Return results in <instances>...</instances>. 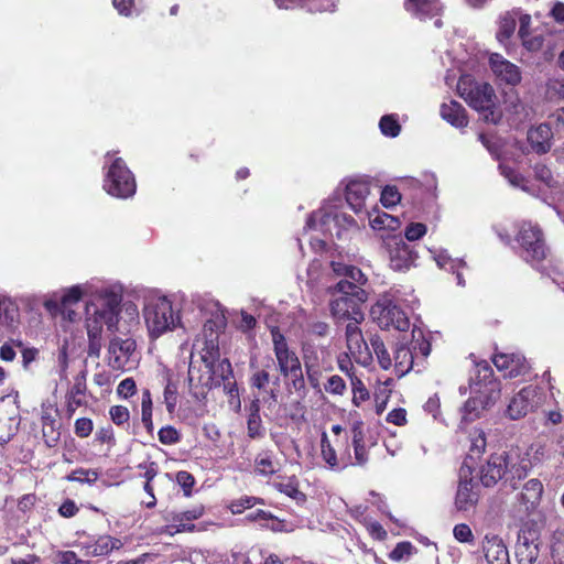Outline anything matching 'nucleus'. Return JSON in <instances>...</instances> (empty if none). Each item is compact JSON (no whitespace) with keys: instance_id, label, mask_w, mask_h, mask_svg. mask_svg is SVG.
Listing matches in <instances>:
<instances>
[{"instance_id":"obj_51","label":"nucleus","mask_w":564,"mask_h":564,"mask_svg":"<svg viewBox=\"0 0 564 564\" xmlns=\"http://www.w3.org/2000/svg\"><path fill=\"white\" fill-rule=\"evenodd\" d=\"M159 441L164 445H173L180 442L181 434L172 425L163 426L158 432Z\"/></svg>"},{"instance_id":"obj_60","label":"nucleus","mask_w":564,"mask_h":564,"mask_svg":"<svg viewBox=\"0 0 564 564\" xmlns=\"http://www.w3.org/2000/svg\"><path fill=\"white\" fill-rule=\"evenodd\" d=\"M42 434L44 443L47 447H55L58 444L61 438V432L57 424L42 429Z\"/></svg>"},{"instance_id":"obj_61","label":"nucleus","mask_w":564,"mask_h":564,"mask_svg":"<svg viewBox=\"0 0 564 564\" xmlns=\"http://www.w3.org/2000/svg\"><path fill=\"white\" fill-rule=\"evenodd\" d=\"M311 12H325L332 10L334 3L332 0H302V6Z\"/></svg>"},{"instance_id":"obj_20","label":"nucleus","mask_w":564,"mask_h":564,"mask_svg":"<svg viewBox=\"0 0 564 564\" xmlns=\"http://www.w3.org/2000/svg\"><path fill=\"white\" fill-rule=\"evenodd\" d=\"M369 194L370 183L367 180H351L346 185V202L356 214L366 208V199Z\"/></svg>"},{"instance_id":"obj_35","label":"nucleus","mask_w":564,"mask_h":564,"mask_svg":"<svg viewBox=\"0 0 564 564\" xmlns=\"http://www.w3.org/2000/svg\"><path fill=\"white\" fill-rule=\"evenodd\" d=\"M371 348L377 357L380 367L388 370L392 366V358L380 336L373 335L370 338Z\"/></svg>"},{"instance_id":"obj_1","label":"nucleus","mask_w":564,"mask_h":564,"mask_svg":"<svg viewBox=\"0 0 564 564\" xmlns=\"http://www.w3.org/2000/svg\"><path fill=\"white\" fill-rule=\"evenodd\" d=\"M330 295L329 312L337 322L351 321L361 323L365 318L362 305L368 299L364 288L352 284L348 280H339L327 289Z\"/></svg>"},{"instance_id":"obj_26","label":"nucleus","mask_w":564,"mask_h":564,"mask_svg":"<svg viewBox=\"0 0 564 564\" xmlns=\"http://www.w3.org/2000/svg\"><path fill=\"white\" fill-rule=\"evenodd\" d=\"M441 117L455 128H465L468 124V117L465 108L456 100L443 102L440 109Z\"/></svg>"},{"instance_id":"obj_27","label":"nucleus","mask_w":564,"mask_h":564,"mask_svg":"<svg viewBox=\"0 0 564 564\" xmlns=\"http://www.w3.org/2000/svg\"><path fill=\"white\" fill-rule=\"evenodd\" d=\"M416 358L412 348L405 344H397L393 349V359L395 372L399 376L406 375L413 369Z\"/></svg>"},{"instance_id":"obj_50","label":"nucleus","mask_w":564,"mask_h":564,"mask_svg":"<svg viewBox=\"0 0 564 564\" xmlns=\"http://www.w3.org/2000/svg\"><path fill=\"white\" fill-rule=\"evenodd\" d=\"M247 433L248 436L252 440L263 437L264 429L262 426V420L260 415H248Z\"/></svg>"},{"instance_id":"obj_48","label":"nucleus","mask_w":564,"mask_h":564,"mask_svg":"<svg viewBox=\"0 0 564 564\" xmlns=\"http://www.w3.org/2000/svg\"><path fill=\"white\" fill-rule=\"evenodd\" d=\"M361 523L366 528L369 535L377 541H384L388 536L386 529L378 522L368 518H365Z\"/></svg>"},{"instance_id":"obj_23","label":"nucleus","mask_w":564,"mask_h":564,"mask_svg":"<svg viewBox=\"0 0 564 564\" xmlns=\"http://www.w3.org/2000/svg\"><path fill=\"white\" fill-rule=\"evenodd\" d=\"M534 389L532 387L522 388L510 401L507 408V414L512 420H518L528 414L532 409V398Z\"/></svg>"},{"instance_id":"obj_64","label":"nucleus","mask_w":564,"mask_h":564,"mask_svg":"<svg viewBox=\"0 0 564 564\" xmlns=\"http://www.w3.org/2000/svg\"><path fill=\"white\" fill-rule=\"evenodd\" d=\"M388 423H392L397 426H403L406 424V410L403 408L393 409L386 417Z\"/></svg>"},{"instance_id":"obj_44","label":"nucleus","mask_w":564,"mask_h":564,"mask_svg":"<svg viewBox=\"0 0 564 564\" xmlns=\"http://www.w3.org/2000/svg\"><path fill=\"white\" fill-rule=\"evenodd\" d=\"M350 383L352 388V403L356 406H360L362 402L370 398L369 391L362 380L358 377H352Z\"/></svg>"},{"instance_id":"obj_15","label":"nucleus","mask_w":564,"mask_h":564,"mask_svg":"<svg viewBox=\"0 0 564 564\" xmlns=\"http://www.w3.org/2000/svg\"><path fill=\"white\" fill-rule=\"evenodd\" d=\"M83 297V291L80 286L75 285L68 289L61 301L46 300L44 307L54 316L61 314L65 319L74 322L77 317V313L73 310V306L78 304Z\"/></svg>"},{"instance_id":"obj_37","label":"nucleus","mask_w":564,"mask_h":564,"mask_svg":"<svg viewBox=\"0 0 564 564\" xmlns=\"http://www.w3.org/2000/svg\"><path fill=\"white\" fill-rule=\"evenodd\" d=\"M517 13L506 12L500 17L497 37L499 41L509 40L516 31Z\"/></svg>"},{"instance_id":"obj_5","label":"nucleus","mask_w":564,"mask_h":564,"mask_svg":"<svg viewBox=\"0 0 564 564\" xmlns=\"http://www.w3.org/2000/svg\"><path fill=\"white\" fill-rule=\"evenodd\" d=\"M102 187L109 195L117 198L127 199L135 194V177L122 158L113 159L108 166Z\"/></svg>"},{"instance_id":"obj_33","label":"nucleus","mask_w":564,"mask_h":564,"mask_svg":"<svg viewBox=\"0 0 564 564\" xmlns=\"http://www.w3.org/2000/svg\"><path fill=\"white\" fill-rule=\"evenodd\" d=\"M87 333H88V356L98 358L100 356L101 350V333L102 326L94 321L93 323L87 324Z\"/></svg>"},{"instance_id":"obj_21","label":"nucleus","mask_w":564,"mask_h":564,"mask_svg":"<svg viewBox=\"0 0 564 564\" xmlns=\"http://www.w3.org/2000/svg\"><path fill=\"white\" fill-rule=\"evenodd\" d=\"M482 551L488 564H510L508 549L497 534L485 535Z\"/></svg>"},{"instance_id":"obj_30","label":"nucleus","mask_w":564,"mask_h":564,"mask_svg":"<svg viewBox=\"0 0 564 564\" xmlns=\"http://www.w3.org/2000/svg\"><path fill=\"white\" fill-rule=\"evenodd\" d=\"M86 383L82 380H76L65 395L66 417L70 419L76 410L85 404L84 395L86 393Z\"/></svg>"},{"instance_id":"obj_10","label":"nucleus","mask_w":564,"mask_h":564,"mask_svg":"<svg viewBox=\"0 0 564 564\" xmlns=\"http://www.w3.org/2000/svg\"><path fill=\"white\" fill-rule=\"evenodd\" d=\"M469 387L471 393L489 395V400H499L501 395L500 381L495 377L494 369L486 360L475 364V376L470 378Z\"/></svg>"},{"instance_id":"obj_55","label":"nucleus","mask_w":564,"mask_h":564,"mask_svg":"<svg viewBox=\"0 0 564 564\" xmlns=\"http://www.w3.org/2000/svg\"><path fill=\"white\" fill-rule=\"evenodd\" d=\"M54 563L56 564H88L77 556L74 551H57L54 555Z\"/></svg>"},{"instance_id":"obj_41","label":"nucleus","mask_w":564,"mask_h":564,"mask_svg":"<svg viewBox=\"0 0 564 564\" xmlns=\"http://www.w3.org/2000/svg\"><path fill=\"white\" fill-rule=\"evenodd\" d=\"M256 473L261 476H270L275 473L271 452H262L254 459Z\"/></svg>"},{"instance_id":"obj_18","label":"nucleus","mask_w":564,"mask_h":564,"mask_svg":"<svg viewBox=\"0 0 564 564\" xmlns=\"http://www.w3.org/2000/svg\"><path fill=\"white\" fill-rule=\"evenodd\" d=\"M508 455L492 454L480 468V481L485 487H494L508 473Z\"/></svg>"},{"instance_id":"obj_46","label":"nucleus","mask_w":564,"mask_h":564,"mask_svg":"<svg viewBox=\"0 0 564 564\" xmlns=\"http://www.w3.org/2000/svg\"><path fill=\"white\" fill-rule=\"evenodd\" d=\"M415 547L409 541H402L397 543L394 549L389 553V558L394 562H400L413 554Z\"/></svg>"},{"instance_id":"obj_38","label":"nucleus","mask_w":564,"mask_h":564,"mask_svg":"<svg viewBox=\"0 0 564 564\" xmlns=\"http://www.w3.org/2000/svg\"><path fill=\"white\" fill-rule=\"evenodd\" d=\"M263 503H264V500L262 498L253 497V496H243V497L232 500L229 503L228 509L230 510V512L232 514H240L247 509H250L257 505H263Z\"/></svg>"},{"instance_id":"obj_16","label":"nucleus","mask_w":564,"mask_h":564,"mask_svg":"<svg viewBox=\"0 0 564 564\" xmlns=\"http://www.w3.org/2000/svg\"><path fill=\"white\" fill-rule=\"evenodd\" d=\"M539 545V534L535 530H520L516 545V558L518 564H534L540 554Z\"/></svg>"},{"instance_id":"obj_59","label":"nucleus","mask_w":564,"mask_h":564,"mask_svg":"<svg viewBox=\"0 0 564 564\" xmlns=\"http://www.w3.org/2000/svg\"><path fill=\"white\" fill-rule=\"evenodd\" d=\"M547 94L551 98L564 100V78H551L546 84Z\"/></svg>"},{"instance_id":"obj_42","label":"nucleus","mask_w":564,"mask_h":564,"mask_svg":"<svg viewBox=\"0 0 564 564\" xmlns=\"http://www.w3.org/2000/svg\"><path fill=\"white\" fill-rule=\"evenodd\" d=\"M379 128L383 135L395 138L401 131V126L394 115H384L379 121Z\"/></svg>"},{"instance_id":"obj_45","label":"nucleus","mask_w":564,"mask_h":564,"mask_svg":"<svg viewBox=\"0 0 564 564\" xmlns=\"http://www.w3.org/2000/svg\"><path fill=\"white\" fill-rule=\"evenodd\" d=\"M329 324L325 321L310 318L306 323V332L314 337L324 338L329 334Z\"/></svg>"},{"instance_id":"obj_13","label":"nucleus","mask_w":564,"mask_h":564,"mask_svg":"<svg viewBox=\"0 0 564 564\" xmlns=\"http://www.w3.org/2000/svg\"><path fill=\"white\" fill-rule=\"evenodd\" d=\"M206 512L204 505H196L193 508L182 511L174 512L171 514L172 523L166 527L165 532L170 535L183 532H196L202 531L204 528L193 523V521L200 519Z\"/></svg>"},{"instance_id":"obj_57","label":"nucleus","mask_w":564,"mask_h":564,"mask_svg":"<svg viewBox=\"0 0 564 564\" xmlns=\"http://www.w3.org/2000/svg\"><path fill=\"white\" fill-rule=\"evenodd\" d=\"M454 538L460 543H473L474 534L470 527L466 523L456 524L453 529Z\"/></svg>"},{"instance_id":"obj_6","label":"nucleus","mask_w":564,"mask_h":564,"mask_svg":"<svg viewBox=\"0 0 564 564\" xmlns=\"http://www.w3.org/2000/svg\"><path fill=\"white\" fill-rule=\"evenodd\" d=\"M144 321L151 337H159L175 327L176 319L172 302L166 297H159L149 302L143 311Z\"/></svg>"},{"instance_id":"obj_31","label":"nucleus","mask_w":564,"mask_h":564,"mask_svg":"<svg viewBox=\"0 0 564 564\" xmlns=\"http://www.w3.org/2000/svg\"><path fill=\"white\" fill-rule=\"evenodd\" d=\"M489 395L482 393H471L463 406L464 417L474 420L479 417L480 411L494 405L498 400H489Z\"/></svg>"},{"instance_id":"obj_8","label":"nucleus","mask_w":564,"mask_h":564,"mask_svg":"<svg viewBox=\"0 0 564 564\" xmlns=\"http://www.w3.org/2000/svg\"><path fill=\"white\" fill-rule=\"evenodd\" d=\"M384 248L389 256L390 268L394 271L404 272L415 265L419 258L415 246L408 243L400 236H391L384 240Z\"/></svg>"},{"instance_id":"obj_7","label":"nucleus","mask_w":564,"mask_h":564,"mask_svg":"<svg viewBox=\"0 0 564 564\" xmlns=\"http://www.w3.org/2000/svg\"><path fill=\"white\" fill-rule=\"evenodd\" d=\"M373 321L383 329L394 328L406 332L410 321L405 312L393 301L383 299L378 301L370 311Z\"/></svg>"},{"instance_id":"obj_24","label":"nucleus","mask_w":564,"mask_h":564,"mask_svg":"<svg viewBox=\"0 0 564 564\" xmlns=\"http://www.w3.org/2000/svg\"><path fill=\"white\" fill-rule=\"evenodd\" d=\"M404 8L422 20L437 17L443 11L441 0H404Z\"/></svg>"},{"instance_id":"obj_54","label":"nucleus","mask_w":564,"mask_h":564,"mask_svg":"<svg viewBox=\"0 0 564 564\" xmlns=\"http://www.w3.org/2000/svg\"><path fill=\"white\" fill-rule=\"evenodd\" d=\"M117 395L120 399H129L137 393V383L133 378H126L117 387Z\"/></svg>"},{"instance_id":"obj_11","label":"nucleus","mask_w":564,"mask_h":564,"mask_svg":"<svg viewBox=\"0 0 564 564\" xmlns=\"http://www.w3.org/2000/svg\"><path fill=\"white\" fill-rule=\"evenodd\" d=\"M360 323L349 322L345 328L348 354L357 364L368 366L372 361V354L358 326Z\"/></svg>"},{"instance_id":"obj_49","label":"nucleus","mask_w":564,"mask_h":564,"mask_svg":"<svg viewBox=\"0 0 564 564\" xmlns=\"http://www.w3.org/2000/svg\"><path fill=\"white\" fill-rule=\"evenodd\" d=\"M175 480L181 486L184 496L191 497L196 482L194 476L189 471L180 470L176 473Z\"/></svg>"},{"instance_id":"obj_19","label":"nucleus","mask_w":564,"mask_h":564,"mask_svg":"<svg viewBox=\"0 0 564 564\" xmlns=\"http://www.w3.org/2000/svg\"><path fill=\"white\" fill-rule=\"evenodd\" d=\"M490 68L496 77L508 85L516 86L521 82V72L517 65L502 55L494 53L489 57Z\"/></svg>"},{"instance_id":"obj_4","label":"nucleus","mask_w":564,"mask_h":564,"mask_svg":"<svg viewBox=\"0 0 564 564\" xmlns=\"http://www.w3.org/2000/svg\"><path fill=\"white\" fill-rule=\"evenodd\" d=\"M520 257L532 267L541 264L549 254L544 232L538 224L523 221L516 235Z\"/></svg>"},{"instance_id":"obj_17","label":"nucleus","mask_w":564,"mask_h":564,"mask_svg":"<svg viewBox=\"0 0 564 564\" xmlns=\"http://www.w3.org/2000/svg\"><path fill=\"white\" fill-rule=\"evenodd\" d=\"M135 340L132 338L113 337L108 346V365L115 370H123L135 351Z\"/></svg>"},{"instance_id":"obj_22","label":"nucleus","mask_w":564,"mask_h":564,"mask_svg":"<svg viewBox=\"0 0 564 564\" xmlns=\"http://www.w3.org/2000/svg\"><path fill=\"white\" fill-rule=\"evenodd\" d=\"M479 500L478 485L470 479L460 480L455 497V507L458 511H468Z\"/></svg>"},{"instance_id":"obj_2","label":"nucleus","mask_w":564,"mask_h":564,"mask_svg":"<svg viewBox=\"0 0 564 564\" xmlns=\"http://www.w3.org/2000/svg\"><path fill=\"white\" fill-rule=\"evenodd\" d=\"M457 93L469 107L482 115L486 122L496 124L500 121L497 97L490 84L478 82L470 74H464L458 79Z\"/></svg>"},{"instance_id":"obj_40","label":"nucleus","mask_w":564,"mask_h":564,"mask_svg":"<svg viewBox=\"0 0 564 564\" xmlns=\"http://www.w3.org/2000/svg\"><path fill=\"white\" fill-rule=\"evenodd\" d=\"M109 417L111 422L121 429L129 427L130 411L126 405L116 404L109 408Z\"/></svg>"},{"instance_id":"obj_36","label":"nucleus","mask_w":564,"mask_h":564,"mask_svg":"<svg viewBox=\"0 0 564 564\" xmlns=\"http://www.w3.org/2000/svg\"><path fill=\"white\" fill-rule=\"evenodd\" d=\"M123 546L120 539L110 535L99 536L96 541L93 554L95 556L108 555L113 550H119Z\"/></svg>"},{"instance_id":"obj_28","label":"nucleus","mask_w":564,"mask_h":564,"mask_svg":"<svg viewBox=\"0 0 564 564\" xmlns=\"http://www.w3.org/2000/svg\"><path fill=\"white\" fill-rule=\"evenodd\" d=\"M351 437L355 453L354 465L364 466L369 460V454L365 444V432L362 421H355L352 423Z\"/></svg>"},{"instance_id":"obj_32","label":"nucleus","mask_w":564,"mask_h":564,"mask_svg":"<svg viewBox=\"0 0 564 564\" xmlns=\"http://www.w3.org/2000/svg\"><path fill=\"white\" fill-rule=\"evenodd\" d=\"M218 367L221 370L220 377L224 381V391L229 397L237 398L238 404L240 405L238 384L234 380V371L230 361L225 358L219 362Z\"/></svg>"},{"instance_id":"obj_43","label":"nucleus","mask_w":564,"mask_h":564,"mask_svg":"<svg viewBox=\"0 0 564 564\" xmlns=\"http://www.w3.org/2000/svg\"><path fill=\"white\" fill-rule=\"evenodd\" d=\"M412 336H413V340H412V346H410V347L412 348L416 360L421 359L422 361H424L431 354V349H432L431 343L429 339H426L423 336V334L421 332L419 333L417 338H415L414 333L412 334Z\"/></svg>"},{"instance_id":"obj_53","label":"nucleus","mask_w":564,"mask_h":564,"mask_svg":"<svg viewBox=\"0 0 564 564\" xmlns=\"http://www.w3.org/2000/svg\"><path fill=\"white\" fill-rule=\"evenodd\" d=\"M324 388L325 391L330 394L343 395L346 391V383L340 376L334 375L328 378L327 382L324 384Z\"/></svg>"},{"instance_id":"obj_39","label":"nucleus","mask_w":564,"mask_h":564,"mask_svg":"<svg viewBox=\"0 0 564 564\" xmlns=\"http://www.w3.org/2000/svg\"><path fill=\"white\" fill-rule=\"evenodd\" d=\"M99 478V471L97 469H87V468H76L69 475H67L66 479L68 481H75L80 484H95Z\"/></svg>"},{"instance_id":"obj_63","label":"nucleus","mask_w":564,"mask_h":564,"mask_svg":"<svg viewBox=\"0 0 564 564\" xmlns=\"http://www.w3.org/2000/svg\"><path fill=\"white\" fill-rule=\"evenodd\" d=\"M344 280H348L349 282H352V284H357L360 288H362L368 281L365 273L355 265H350Z\"/></svg>"},{"instance_id":"obj_25","label":"nucleus","mask_w":564,"mask_h":564,"mask_svg":"<svg viewBox=\"0 0 564 564\" xmlns=\"http://www.w3.org/2000/svg\"><path fill=\"white\" fill-rule=\"evenodd\" d=\"M552 130L549 124L542 123L528 131V142L533 152L543 154L551 149Z\"/></svg>"},{"instance_id":"obj_12","label":"nucleus","mask_w":564,"mask_h":564,"mask_svg":"<svg viewBox=\"0 0 564 564\" xmlns=\"http://www.w3.org/2000/svg\"><path fill=\"white\" fill-rule=\"evenodd\" d=\"M344 451L337 456L335 447L332 445L326 432L321 435V455L327 467L334 471H340L349 466H354V460L350 455L348 436L341 441Z\"/></svg>"},{"instance_id":"obj_29","label":"nucleus","mask_w":564,"mask_h":564,"mask_svg":"<svg viewBox=\"0 0 564 564\" xmlns=\"http://www.w3.org/2000/svg\"><path fill=\"white\" fill-rule=\"evenodd\" d=\"M273 488L279 492L290 497L296 502H305L306 495L300 490V482L295 475L293 476H279L272 484Z\"/></svg>"},{"instance_id":"obj_3","label":"nucleus","mask_w":564,"mask_h":564,"mask_svg":"<svg viewBox=\"0 0 564 564\" xmlns=\"http://www.w3.org/2000/svg\"><path fill=\"white\" fill-rule=\"evenodd\" d=\"M275 364L271 357H267L260 366L253 360L250 361L249 387L251 391L262 397V402L269 408L278 403L281 392L280 376L272 373Z\"/></svg>"},{"instance_id":"obj_56","label":"nucleus","mask_w":564,"mask_h":564,"mask_svg":"<svg viewBox=\"0 0 564 564\" xmlns=\"http://www.w3.org/2000/svg\"><path fill=\"white\" fill-rule=\"evenodd\" d=\"M351 355L348 352L339 354L337 357V365L341 372H344L350 380L352 377H357L355 373V367L351 362Z\"/></svg>"},{"instance_id":"obj_52","label":"nucleus","mask_w":564,"mask_h":564,"mask_svg":"<svg viewBox=\"0 0 564 564\" xmlns=\"http://www.w3.org/2000/svg\"><path fill=\"white\" fill-rule=\"evenodd\" d=\"M94 431V422L89 417H78L74 423V433L79 438H87Z\"/></svg>"},{"instance_id":"obj_47","label":"nucleus","mask_w":564,"mask_h":564,"mask_svg":"<svg viewBox=\"0 0 564 564\" xmlns=\"http://www.w3.org/2000/svg\"><path fill=\"white\" fill-rule=\"evenodd\" d=\"M401 200V194L397 186L387 185L381 191L380 202L386 208L395 206Z\"/></svg>"},{"instance_id":"obj_62","label":"nucleus","mask_w":564,"mask_h":564,"mask_svg":"<svg viewBox=\"0 0 564 564\" xmlns=\"http://www.w3.org/2000/svg\"><path fill=\"white\" fill-rule=\"evenodd\" d=\"M95 440L100 444L113 445L116 443V437L111 425L99 427L95 434Z\"/></svg>"},{"instance_id":"obj_58","label":"nucleus","mask_w":564,"mask_h":564,"mask_svg":"<svg viewBox=\"0 0 564 564\" xmlns=\"http://www.w3.org/2000/svg\"><path fill=\"white\" fill-rule=\"evenodd\" d=\"M426 234V226L422 223H411L405 228L404 237L409 242H413L422 238Z\"/></svg>"},{"instance_id":"obj_14","label":"nucleus","mask_w":564,"mask_h":564,"mask_svg":"<svg viewBox=\"0 0 564 564\" xmlns=\"http://www.w3.org/2000/svg\"><path fill=\"white\" fill-rule=\"evenodd\" d=\"M499 371L508 378L524 377L530 372V365L525 357L517 352H497L491 358Z\"/></svg>"},{"instance_id":"obj_34","label":"nucleus","mask_w":564,"mask_h":564,"mask_svg":"<svg viewBox=\"0 0 564 564\" xmlns=\"http://www.w3.org/2000/svg\"><path fill=\"white\" fill-rule=\"evenodd\" d=\"M163 402L170 416L173 417L178 403V386L177 382L167 378L163 390Z\"/></svg>"},{"instance_id":"obj_9","label":"nucleus","mask_w":564,"mask_h":564,"mask_svg":"<svg viewBox=\"0 0 564 564\" xmlns=\"http://www.w3.org/2000/svg\"><path fill=\"white\" fill-rule=\"evenodd\" d=\"M271 336L280 376L289 378L290 373L302 368L301 360L297 354L290 348L285 336L278 327L271 330Z\"/></svg>"}]
</instances>
